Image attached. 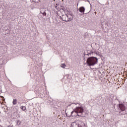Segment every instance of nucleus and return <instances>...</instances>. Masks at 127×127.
<instances>
[{
	"label": "nucleus",
	"instance_id": "nucleus-14",
	"mask_svg": "<svg viewBox=\"0 0 127 127\" xmlns=\"http://www.w3.org/2000/svg\"><path fill=\"white\" fill-rule=\"evenodd\" d=\"M126 114H127V112H124L123 114H121L122 115H126Z\"/></svg>",
	"mask_w": 127,
	"mask_h": 127
},
{
	"label": "nucleus",
	"instance_id": "nucleus-1",
	"mask_svg": "<svg viewBox=\"0 0 127 127\" xmlns=\"http://www.w3.org/2000/svg\"><path fill=\"white\" fill-rule=\"evenodd\" d=\"M98 62L97 59L94 57L88 58L87 60L86 63L89 66H94Z\"/></svg>",
	"mask_w": 127,
	"mask_h": 127
},
{
	"label": "nucleus",
	"instance_id": "nucleus-15",
	"mask_svg": "<svg viewBox=\"0 0 127 127\" xmlns=\"http://www.w3.org/2000/svg\"><path fill=\"white\" fill-rule=\"evenodd\" d=\"M78 127H83L82 126L78 125Z\"/></svg>",
	"mask_w": 127,
	"mask_h": 127
},
{
	"label": "nucleus",
	"instance_id": "nucleus-3",
	"mask_svg": "<svg viewBox=\"0 0 127 127\" xmlns=\"http://www.w3.org/2000/svg\"><path fill=\"white\" fill-rule=\"evenodd\" d=\"M62 19L63 21H65V22L72 21V20H73V14H65L64 15H63L62 16Z\"/></svg>",
	"mask_w": 127,
	"mask_h": 127
},
{
	"label": "nucleus",
	"instance_id": "nucleus-12",
	"mask_svg": "<svg viewBox=\"0 0 127 127\" xmlns=\"http://www.w3.org/2000/svg\"><path fill=\"white\" fill-rule=\"evenodd\" d=\"M34 2H39L40 0H32Z\"/></svg>",
	"mask_w": 127,
	"mask_h": 127
},
{
	"label": "nucleus",
	"instance_id": "nucleus-8",
	"mask_svg": "<svg viewBox=\"0 0 127 127\" xmlns=\"http://www.w3.org/2000/svg\"><path fill=\"white\" fill-rule=\"evenodd\" d=\"M20 109L23 111H25L26 110V106H21Z\"/></svg>",
	"mask_w": 127,
	"mask_h": 127
},
{
	"label": "nucleus",
	"instance_id": "nucleus-5",
	"mask_svg": "<svg viewBox=\"0 0 127 127\" xmlns=\"http://www.w3.org/2000/svg\"><path fill=\"white\" fill-rule=\"evenodd\" d=\"M119 108L122 112H125V111H126V106L123 104H119Z\"/></svg>",
	"mask_w": 127,
	"mask_h": 127
},
{
	"label": "nucleus",
	"instance_id": "nucleus-17",
	"mask_svg": "<svg viewBox=\"0 0 127 127\" xmlns=\"http://www.w3.org/2000/svg\"><path fill=\"white\" fill-rule=\"evenodd\" d=\"M93 52H91V53H93Z\"/></svg>",
	"mask_w": 127,
	"mask_h": 127
},
{
	"label": "nucleus",
	"instance_id": "nucleus-7",
	"mask_svg": "<svg viewBox=\"0 0 127 127\" xmlns=\"http://www.w3.org/2000/svg\"><path fill=\"white\" fill-rule=\"evenodd\" d=\"M71 127H78V124H77L76 122H73L71 124Z\"/></svg>",
	"mask_w": 127,
	"mask_h": 127
},
{
	"label": "nucleus",
	"instance_id": "nucleus-10",
	"mask_svg": "<svg viewBox=\"0 0 127 127\" xmlns=\"http://www.w3.org/2000/svg\"><path fill=\"white\" fill-rule=\"evenodd\" d=\"M61 67L63 68H65L66 67V65L65 64H61Z\"/></svg>",
	"mask_w": 127,
	"mask_h": 127
},
{
	"label": "nucleus",
	"instance_id": "nucleus-9",
	"mask_svg": "<svg viewBox=\"0 0 127 127\" xmlns=\"http://www.w3.org/2000/svg\"><path fill=\"white\" fill-rule=\"evenodd\" d=\"M17 102V100H16V99H13V100L12 101L13 105H16Z\"/></svg>",
	"mask_w": 127,
	"mask_h": 127
},
{
	"label": "nucleus",
	"instance_id": "nucleus-16",
	"mask_svg": "<svg viewBox=\"0 0 127 127\" xmlns=\"http://www.w3.org/2000/svg\"><path fill=\"white\" fill-rule=\"evenodd\" d=\"M120 114H121V112H120Z\"/></svg>",
	"mask_w": 127,
	"mask_h": 127
},
{
	"label": "nucleus",
	"instance_id": "nucleus-6",
	"mask_svg": "<svg viewBox=\"0 0 127 127\" xmlns=\"http://www.w3.org/2000/svg\"><path fill=\"white\" fill-rule=\"evenodd\" d=\"M79 10L81 13H84V12H85V7L83 6L80 7Z\"/></svg>",
	"mask_w": 127,
	"mask_h": 127
},
{
	"label": "nucleus",
	"instance_id": "nucleus-13",
	"mask_svg": "<svg viewBox=\"0 0 127 127\" xmlns=\"http://www.w3.org/2000/svg\"><path fill=\"white\" fill-rule=\"evenodd\" d=\"M77 113H73V115H75V116H72V117H76V115H77Z\"/></svg>",
	"mask_w": 127,
	"mask_h": 127
},
{
	"label": "nucleus",
	"instance_id": "nucleus-2",
	"mask_svg": "<svg viewBox=\"0 0 127 127\" xmlns=\"http://www.w3.org/2000/svg\"><path fill=\"white\" fill-rule=\"evenodd\" d=\"M83 108L81 107H76V108L75 109V111H73L71 112V115L72 116H75V115H74L73 114H78L77 116L82 117L83 116L82 115V114H83Z\"/></svg>",
	"mask_w": 127,
	"mask_h": 127
},
{
	"label": "nucleus",
	"instance_id": "nucleus-11",
	"mask_svg": "<svg viewBox=\"0 0 127 127\" xmlns=\"http://www.w3.org/2000/svg\"><path fill=\"white\" fill-rule=\"evenodd\" d=\"M1 101L3 102L5 101V99H4V97L2 96H0V102H1Z\"/></svg>",
	"mask_w": 127,
	"mask_h": 127
},
{
	"label": "nucleus",
	"instance_id": "nucleus-4",
	"mask_svg": "<svg viewBox=\"0 0 127 127\" xmlns=\"http://www.w3.org/2000/svg\"><path fill=\"white\" fill-rule=\"evenodd\" d=\"M40 13L43 15V16H46L47 12L48 11L47 9L45 8H41L40 9Z\"/></svg>",
	"mask_w": 127,
	"mask_h": 127
}]
</instances>
